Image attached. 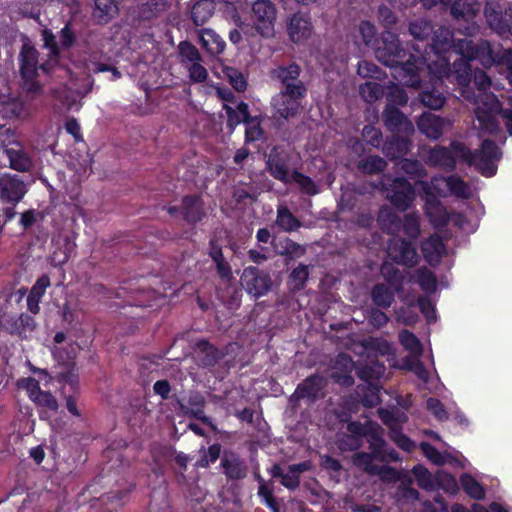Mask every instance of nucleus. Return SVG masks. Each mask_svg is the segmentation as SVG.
Segmentation results:
<instances>
[{"label":"nucleus","mask_w":512,"mask_h":512,"mask_svg":"<svg viewBox=\"0 0 512 512\" xmlns=\"http://www.w3.org/2000/svg\"><path fill=\"white\" fill-rule=\"evenodd\" d=\"M412 48L413 51L405 49L396 34L384 31L374 50L377 59L392 69L391 74L399 83L419 88L425 61L421 58V47Z\"/></svg>","instance_id":"f257e3e1"},{"label":"nucleus","mask_w":512,"mask_h":512,"mask_svg":"<svg viewBox=\"0 0 512 512\" xmlns=\"http://www.w3.org/2000/svg\"><path fill=\"white\" fill-rule=\"evenodd\" d=\"M431 43L421 49V58L425 61L424 70L434 75L438 81L453 78V62L460 56L456 47L460 39H454L449 28L440 27L434 30Z\"/></svg>","instance_id":"f03ea898"},{"label":"nucleus","mask_w":512,"mask_h":512,"mask_svg":"<svg viewBox=\"0 0 512 512\" xmlns=\"http://www.w3.org/2000/svg\"><path fill=\"white\" fill-rule=\"evenodd\" d=\"M456 47L460 56L453 62V79L461 87H467L472 80L471 61L478 60L485 67L498 62V54L488 40L460 39Z\"/></svg>","instance_id":"7ed1b4c3"},{"label":"nucleus","mask_w":512,"mask_h":512,"mask_svg":"<svg viewBox=\"0 0 512 512\" xmlns=\"http://www.w3.org/2000/svg\"><path fill=\"white\" fill-rule=\"evenodd\" d=\"M401 460L399 453L385 442L384 447L377 448V452H357L352 455V464L368 475L379 476L383 480L396 481L399 478V472L391 466L375 464V461L381 463L398 462Z\"/></svg>","instance_id":"20e7f679"},{"label":"nucleus","mask_w":512,"mask_h":512,"mask_svg":"<svg viewBox=\"0 0 512 512\" xmlns=\"http://www.w3.org/2000/svg\"><path fill=\"white\" fill-rule=\"evenodd\" d=\"M39 55V51L30 42H24L18 56L19 72L24 81L25 89L27 92L34 94L41 93L43 89V85L37 80L39 71L42 72Z\"/></svg>","instance_id":"39448f33"},{"label":"nucleus","mask_w":512,"mask_h":512,"mask_svg":"<svg viewBox=\"0 0 512 512\" xmlns=\"http://www.w3.org/2000/svg\"><path fill=\"white\" fill-rule=\"evenodd\" d=\"M387 200L400 212L408 210L416 197L413 185L404 177H395L390 183L382 184Z\"/></svg>","instance_id":"423d86ee"},{"label":"nucleus","mask_w":512,"mask_h":512,"mask_svg":"<svg viewBox=\"0 0 512 512\" xmlns=\"http://www.w3.org/2000/svg\"><path fill=\"white\" fill-rule=\"evenodd\" d=\"M327 384L328 381L324 376L318 373L311 374L297 385L289 402L296 405L300 400H307L313 404L325 397Z\"/></svg>","instance_id":"0eeeda50"},{"label":"nucleus","mask_w":512,"mask_h":512,"mask_svg":"<svg viewBox=\"0 0 512 512\" xmlns=\"http://www.w3.org/2000/svg\"><path fill=\"white\" fill-rule=\"evenodd\" d=\"M240 281L243 289L255 299L266 295L273 285L270 274L256 266L244 268Z\"/></svg>","instance_id":"6e6552de"},{"label":"nucleus","mask_w":512,"mask_h":512,"mask_svg":"<svg viewBox=\"0 0 512 512\" xmlns=\"http://www.w3.org/2000/svg\"><path fill=\"white\" fill-rule=\"evenodd\" d=\"M277 10L270 0H256L252 4V20L256 31L264 38L272 37L275 33Z\"/></svg>","instance_id":"1a4fd4ad"},{"label":"nucleus","mask_w":512,"mask_h":512,"mask_svg":"<svg viewBox=\"0 0 512 512\" xmlns=\"http://www.w3.org/2000/svg\"><path fill=\"white\" fill-rule=\"evenodd\" d=\"M348 436L357 437V439H366L369 452H377V448H382L386 440L383 437L384 430L377 422L351 421L347 424Z\"/></svg>","instance_id":"9d476101"},{"label":"nucleus","mask_w":512,"mask_h":512,"mask_svg":"<svg viewBox=\"0 0 512 512\" xmlns=\"http://www.w3.org/2000/svg\"><path fill=\"white\" fill-rule=\"evenodd\" d=\"M501 151L494 140L484 139L479 149L475 150V168L484 177H493L497 172L495 162L500 160Z\"/></svg>","instance_id":"9b49d317"},{"label":"nucleus","mask_w":512,"mask_h":512,"mask_svg":"<svg viewBox=\"0 0 512 512\" xmlns=\"http://www.w3.org/2000/svg\"><path fill=\"white\" fill-rule=\"evenodd\" d=\"M290 156L277 147L271 149L268 159L266 161V168L268 173L276 180L285 185L291 183V173L289 169Z\"/></svg>","instance_id":"f8f14e48"},{"label":"nucleus","mask_w":512,"mask_h":512,"mask_svg":"<svg viewBox=\"0 0 512 512\" xmlns=\"http://www.w3.org/2000/svg\"><path fill=\"white\" fill-rule=\"evenodd\" d=\"M389 256L397 264L414 267L419 260L415 244L411 240L398 238L389 244Z\"/></svg>","instance_id":"ddd939ff"},{"label":"nucleus","mask_w":512,"mask_h":512,"mask_svg":"<svg viewBox=\"0 0 512 512\" xmlns=\"http://www.w3.org/2000/svg\"><path fill=\"white\" fill-rule=\"evenodd\" d=\"M177 404L183 415L201 421L204 425L210 427L212 430L216 429L212 419L205 415L204 408L206 405V400L201 393L191 392L189 394L187 404H184L180 399H177Z\"/></svg>","instance_id":"4468645a"},{"label":"nucleus","mask_w":512,"mask_h":512,"mask_svg":"<svg viewBox=\"0 0 512 512\" xmlns=\"http://www.w3.org/2000/svg\"><path fill=\"white\" fill-rule=\"evenodd\" d=\"M385 127L392 133L413 134L414 125L404 113L392 104H386L383 114Z\"/></svg>","instance_id":"2eb2a0df"},{"label":"nucleus","mask_w":512,"mask_h":512,"mask_svg":"<svg viewBox=\"0 0 512 512\" xmlns=\"http://www.w3.org/2000/svg\"><path fill=\"white\" fill-rule=\"evenodd\" d=\"M451 125L452 122L448 118L430 112L423 113L417 121L419 131L433 140L439 139Z\"/></svg>","instance_id":"dca6fc26"},{"label":"nucleus","mask_w":512,"mask_h":512,"mask_svg":"<svg viewBox=\"0 0 512 512\" xmlns=\"http://www.w3.org/2000/svg\"><path fill=\"white\" fill-rule=\"evenodd\" d=\"M26 186L18 175L9 173L0 176V197L9 203L20 202L26 194Z\"/></svg>","instance_id":"f3484780"},{"label":"nucleus","mask_w":512,"mask_h":512,"mask_svg":"<svg viewBox=\"0 0 512 512\" xmlns=\"http://www.w3.org/2000/svg\"><path fill=\"white\" fill-rule=\"evenodd\" d=\"M313 31L311 17L307 13L297 12L293 14L287 26V32L294 43H300L308 39Z\"/></svg>","instance_id":"a211bd4d"},{"label":"nucleus","mask_w":512,"mask_h":512,"mask_svg":"<svg viewBox=\"0 0 512 512\" xmlns=\"http://www.w3.org/2000/svg\"><path fill=\"white\" fill-rule=\"evenodd\" d=\"M220 466L228 480H242L248 473V466L245 460L233 451L224 452Z\"/></svg>","instance_id":"6ab92c4d"},{"label":"nucleus","mask_w":512,"mask_h":512,"mask_svg":"<svg viewBox=\"0 0 512 512\" xmlns=\"http://www.w3.org/2000/svg\"><path fill=\"white\" fill-rule=\"evenodd\" d=\"M410 135L393 133L390 137H387L382 147L384 155L390 160L402 159L412 147Z\"/></svg>","instance_id":"aec40b11"},{"label":"nucleus","mask_w":512,"mask_h":512,"mask_svg":"<svg viewBox=\"0 0 512 512\" xmlns=\"http://www.w3.org/2000/svg\"><path fill=\"white\" fill-rule=\"evenodd\" d=\"M181 215L188 224H197L201 222L206 212L204 210V202L200 195H186L182 198Z\"/></svg>","instance_id":"412c9836"},{"label":"nucleus","mask_w":512,"mask_h":512,"mask_svg":"<svg viewBox=\"0 0 512 512\" xmlns=\"http://www.w3.org/2000/svg\"><path fill=\"white\" fill-rule=\"evenodd\" d=\"M42 40L44 48L49 50L48 58L42 62V73L50 75L59 64L61 50L54 33L50 29L46 28L42 31Z\"/></svg>","instance_id":"4be33fe9"},{"label":"nucleus","mask_w":512,"mask_h":512,"mask_svg":"<svg viewBox=\"0 0 512 512\" xmlns=\"http://www.w3.org/2000/svg\"><path fill=\"white\" fill-rule=\"evenodd\" d=\"M421 251L427 263L436 265L445 255L446 246L438 234H432L421 243Z\"/></svg>","instance_id":"5701e85b"},{"label":"nucleus","mask_w":512,"mask_h":512,"mask_svg":"<svg viewBox=\"0 0 512 512\" xmlns=\"http://www.w3.org/2000/svg\"><path fill=\"white\" fill-rule=\"evenodd\" d=\"M300 101L289 98L287 95L279 92L272 98V106L275 110V115L284 120L294 117L298 114L300 107Z\"/></svg>","instance_id":"b1692460"},{"label":"nucleus","mask_w":512,"mask_h":512,"mask_svg":"<svg viewBox=\"0 0 512 512\" xmlns=\"http://www.w3.org/2000/svg\"><path fill=\"white\" fill-rule=\"evenodd\" d=\"M201 47L211 56L223 53L226 43L214 30L209 28L200 29L198 32Z\"/></svg>","instance_id":"393cba45"},{"label":"nucleus","mask_w":512,"mask_h":512,"mask_svg":"<svg viewBox=\"0 0 512 512\" xmlns=\"http://www.w3.org/2000/svg\"><path fill=\"white\" fill-rule=\"evenodd\" d=\"M223 110L227 116L226 126L230 132H233L240 123L252 120L249 105L244 101H240L236 108H233L228 104H223Z\"/></svg>","instance_id":"a878e982"},{"label":"nucleus","mask_w":512,"mask_h":512,"mask_svg":"<svg viewBox=\"0 0 512 512\" xmlns=\"http://www.w3.org/2000/svg\"><path fill=\"white\" fill-rule=\"evenodd\" d=\"M196 349L202 367H213L224 357L221 350L205 339L197 341Z\"/></svg>","instance_id":"bb28decb"},{"label":"nucleus","mask_w":512,"mask_h":512,"mask_svg":"<svg viewBox=\"0 0 512 512\" xmlns=\"http://www.w3.org/2000/svg\"><path fill=\"white\" fill-rule=\"evenodd\" d=\"M429 163L433 166L443 168L447 172H452L456 168V158L451 148L445 146H435L429 152Z\"/></svg>","instance_id":"cd10ccee"},{"label":"nucleus","mask_w":512,"mask_h":512,"mask_svg":"<svg viewBox=\"0 0 512 512\" xmlns=\"http://www.w3.org/2000/svg\"><path fill=\"white\" fill-rule=\"evenodd\" d=\"M396 292L389 285L377 283L372 287L370 297L375 306L381 309H388L395 301Z\"/></svg>","instance_id":"c85d7f7f"},{"label":"nucleus","mask_w":512,"mask_h":512,"mask_svg":"<svg viewBox=\"0 0 512 512\" xmlns=\"http://www.w3.org/2000/svg\"><path fill=\"white\" fill-rule=\"evenodd\" d=\"M171 5V0H148L138 8V18L149 21L166 12Z\"/></svg>","instance_id":"c756f323"},{"label":"nucleus","mask_w":512,"mask_h":512,"mask_svg":"<svg viewBox=\"0 0 512 512\" xmlns=\"http://www.w3.org/2000/svg\"><path fill=\"white\" fill-rule=\"evenodd\" d=\"M275 225L284 232H293L302 226V222L290 211L287 206L278 205Z\"/></svg>","instance_id":"7c9ffc66"},{"label":"nucleus","mask_w":512,"mask_h":512,"mask_svg":"<svg viewBox=\"0 0 512 512\" xmlns=\"http://www.w3.org/2000/svg\"><path fill=\"white\" fill-rule=\"evenodd\" d=\"M118 13L116 0H95L93 18L98 24L108 23Z\"/></svg>","instance_id":"2f4dec72"},{"label":"nucleus","mask_w":512,"mask_h":512,"mask_svg":"<svg viewBox=\"0 0 512 512\" xmlns=\"http://www.w3.org/2000/svg\"><path fill=\"white\" fill-rule=\"evenodd\" d=\"M215 4L213 0H199L191 8L190 15L195 26L204 25L213 15Z\"/></svg>","instance_id":"473e14b6"},{"label":"nucleus","mask_w":512,"mask_h":512,"mask_svg":"<svg viewBox=\"0 0 512 512\" xmlns=\"http://www.w3.org/2000/svg\"><path fill=\"white\" fill-rule=\"evenodd\" d=\"M309 266L305 264H299L295 267L288 276L287 285L292 293H298L302 291L309 279Z\"/></svg>","instance_id":"72a5a7b5"},{"label":"nucleus","mask_w":512,"mask_h":512,"mask_svg":"<svg viewBox=\"0 0 512 512\" xmlns=\"http://www.w3.org/2000/svg\"><path fill=\"white\" fill-rule=\"evenodd\" d=\"M300 74L301 68L295 62L286 66H277L271 71L272 78L279 80L283 86L289 83H295L296 81H301L299 79Z\"/></svg>","instance_id":"f704fd0d"},{"label":"nucleus","mask_w":512,"mask_h":512,"mask_svg":"<svg viewBox=\"0 0 512 512\" xmlns=\"http://www.w3.org/2000/svg\"><path fill=\"white\" fill-rule=\"evenodd\" d=\"M419 101L427 108L438 110L446 102L444 94L433 84L419 93Z\"/></svg>","instance_id":"c9c22d12"},{"label":"nucleus","mask_w":512,"mask_h":512,"mask_svg":"<svg viewBox=\"0 0 512 512\" xmlns=\"http://www.w3.org/2000/svg\"><path fill=\"white\" fill-rule=\"evenodd\" d=\"M28 381L33 386L31 389V395L34 394V390L37 391L33 398L34 402L41 407L56 412L58 409V402L56 397L49 391L41 390L38 381H36L34 378H28Z\"/></svg>","instance_id":"e433bc0d"},{"label":"nucleus","mask_w":512,"mask_h":512,"mask_svg":"<svg viewBox=\"0 0 512 512\" xmlns=\"http://www.w3.org/2000/svg\"><path fill=\"white\" fill-rule=\"evenodd\" d=\"M357 170L365 175H376L383 172L387 167L385 159L378 155H370L358 161Z\"/></svg>","instance_id":"4c0bfd02"},{"label":"nucleus","mask_w":512,"mask_h":512,"mask_svg":"<svg viewBox=\"0 0 512 512\" xmlns=\"http://www.w3.org/2000/svg\"><path fill=\"white\" fill-rule=\"evenodd\" d=\"M434 30L431 21L423 18L410 22L408 27L409 34L418 41L428 40L434 33Z\"/></svg>","instance_id":"58836bf2"},{"label":"nucleus","mask_w":512,"mask_h":512,"mask_svg":"<svg viewBox=\"0 0 512 512\" xmlns=\"http://www.w3.org/2000/svg\"><path fill=\"white\" fill-rule=\"evenodd\" d=\"M377 221L380 228L387 233L399 230L401 224L399 216L388 207L379 210Z\"/></svg>","instance_id":"ea45409f"},{"label":"nucleus","mask_w":512,"mask_h":512,"mask_svg":"<svg viewBox=\"0 0 512 512\" xmlns=\"http://www.w3.org/2000/svg\"><path fill=\"white\" fill-rule=\"evenodd\" d=\"M460 483L469 497L475 500H483L485 498L486 491L484 487L471 474L463 473L460 476Z\"/></svg>","instance_id":"a19ab883"},{"label":"nucleus","mask_w":512,"mask_h":512,"mask_svg":"<svg viewBox=\"0 0 512 512\" xmlns=\"http://www.w3.org/2000/svg\"><path fill=\"white\" fill-rule=\"evenodd\" d=\"M290 177L291 182L297 184L302 193L308 196H315L320 192L316 182L310 176H307L298 170H293Z\"/></svg>","instance_id":"79ce46f5"},{"label":"nucleus","mask_w":512,"mask_h":512,"mask_svg":"<svg viewBox=\"0 0 512 512\" xmlns=\"http://www.w3.org/2000/svg\"><path fill=\"white\" fill-rule=\"evenodd\" d=\"M178 56L180 63L186 67L189 64H192L197 61H202V56L197 49L196 46H194L189 41H181L178 45Z\"/></svg>","instance_id":"37998d69"},{"label":"nucleus","mask_w":512,"mask_h":512,"mask_svg":"<svg viewBox=\"0 0 512 512\" xmlns=\"http://www.w3.org/2000/svg\"><path fill=\"white\" fill-rule=\"evenodd\" d=\"M380 272L388 285L394 288L395 291L402 290L404 277L397 267L385 262L382 264Z\"/></svg>","instance_id":"c03bdc74"},{"label":"nucleus","mask_w":512,"mask_h":512,"mask_svg":"<svg viewBox=\"0 0 512 512\" xmlns=\"http://www.w3.org/2000/svg\"><path fill=\"white\" fill-rule=\"evenodd\" d=\"M417 283L421 290L428 294H433L437 290V278L435 274L426 267H421L416 271Z\"/></svg>","instance_id":"a18cd8bd"},{"label":"nucleus","mask_w":512,"mask_h":512,"mask_svg":"<svg viewBox=\"0 0 512 512\" xmlns=\"http://www.w3.org/2000/svg\"><path fill=\"white\" fill-rule=\"evenodd\" d=\"M400 169L414 180H420L427 175L424 165L417 159L402 158Z\"/></svg>","instance_id":"49530a36"},{"label":"nucleus","mask_w":512,"mask_h":512,"mask_svg":"<svg viewBox=\"0 0 512 512\" xmlns=\"http://www.w3.org/2000/svg\"><path fill=\"white\" fill-rule=\"evenodd\" d=\"M280 246L281 249L277 250V254L287 259L300 258L306 254V247L290 238L283 239Z\"/></svg>","instance_id":"de8ad7c7"},{"label":"nucleus","mask_w":512,"mask_h":512,"mask_svg":"<svg viewBox=\"0 0 512 512\" xmlns=\"http://www.w3.org/2000/svg\"><path fill=\"white\" fill-rule=\"evenodd\" d=\"M245 143H254L259 141L263 135L264 130L261 126L262 124V116L256 115L252 116V120L245 122Z\"/></svg>","instance_id":"09e8293b"},{"label":"nucleus","mask_w":512,"mask_h":512,"mask_svg":"<svg viewBox=\"0 0 512 512\" xmlns=\"http://www.w3.org/2000/svg\"><path fill=\"white\" fill-rule=\"evenodd\" d=\"M446 185L452 195L468 199L471 196L469 185L460 177L450 175L446 178Z\"/></svg>","instance_id":"8fccbe9b"},{"label":"nucleus","mask_w":512,"mask_h":512,"mask_svg":"<svg viewBox=\"0 0 512 512\" xmlns=\"http://www.w3.org/2000/svg\"><path fill=\"white\" fill-rule=\"evenodd\" d=\"M412 473L415 476L417 484L420 488L425 490H434L436 488V475L432 476V474L424 466L420 464L414 466Z\"/></svg>","instance_id":"3c124183"},{"label":"nucleus","mask_w":512,"mask_h":512,"mask_svg":"<svg viewBox=\"0 0 512 512\" xmlns=\"http://www.w3.org/2000/svg\"><path fill=\"white\" fill-rule=\"evenodd\" d=\"M359 93L364 101L373 103L384 95V89L379 83L368 81L360 85Z\"/></svg>","instance_id":"603ef678"},{"label":"nucleus","mask_w":512,"mask_h":512,"mask_svg":"<svg viewBox=\"0 0 512 512\" xmlns=\"http://www.w3.org/2000/svg\"><path fill=\"white\" fill-rule=\"evenodd\" d=\"M450 148L453 154H455L462 162L468 166H475V151H471L464 143L460 141H452Z\"/></svg>","instance_id":"864d4df0"},{"label":"nucleus","mask_w":512,"mask_h":512,"mask_svg":"<svg viewBox=\"0 0 512 512\" xmlns=\"http://www.w3.org/2000/svg\"><path fill=\"white\" fill-rule=\"evenodd\" d=\"M359 33L364 44L374 49L380 39L377 38V30L370 21H361L359 24Z\"/></svg>","instance_id":"5fc2aeb1"},{"label":"nucleus","mask_w":512,"mask_h":512,"mask_svg":"<svg viewBox=\"0 0 512 512\" xmlns=\"http://www.w3.org/2000/svg\"><path fill=\"white\" fill-rule=\"evenodd\" d=\"M389 438L402 450L410 452L415 448V443L406 434L402 432L400 427H391L388 431Z\"/></svg>","instance_id":"6e6d98bb"},{"label":"nucleus","mask_w":512,"mask_h":512,"mask_svg":"<svg viewBox=\"0 0 512 512\" xmlns=\"http://www.w3.org/2000/svg\"><path fill=\"white\" fill-rule=\"evenodd\" d=\"M403 232L412 241L420 235V221L415 213L406 214L402 223Z\"/></svg>","instance_id":"4d7b16f0"},{"label":"nucleus","mask_w":512,"mask_h":512,"mask_svg":"<svg viewBox=\"0 0 512 512\" xmlns=\"http://www.w3.org/2000/svg\"><path fill=\"white\" fill-rule=\"evenodd\" d=\"M258 496L261 498L262 503L266 505L271 512H280V505L274 497L272 489L266 485L263 479H261L258 488Z\"/></svg>","instance_id":"13d9d810"},{"label":"nucleus","mask_w":512,"mask_h":512,"mask_svg":"<svg viewBox=\"0 0 512 512\" xmlns=\"http://www.w3.org/2000/svg\"><path fill=\"white\" fill-rule=\"evenodd\" d=\"M436 487L450 494H456L459 490L456 478L447 472H438L436 474Z\"/></svg>","instance_id":"bf43d9fd"},{"label":"nucleus","mask_w":512,"mask_h":512,"mask_svg":"<svg viewBox=\"0 0 512 512\" xmlns=\"http://www.w3.org/2000/svg\"><path fill=\"white\" fill-rule=\"evenodd\" d=\"M224 72L229 83L237 92H244L247 89V80L240 70L234 67H227Z\"/></svg>","instance_id":"052dcab7"},{"label":"nucleus","mask_w":512,"mask_h":512,"mask_svg":"<svg viewBox=\"0 0 512 512\" xmlns=\"http://www.w3.org/2000/svg\"><path fill=\"white\" fill-rule=\"evenodd\" d=\"M476 118L483 130L488 133H494L498 130V122L496 117L487 110L477 109Z\"/></svg>","instance_id":"680f3d73"},{"label":"nucleus","mask_w":512,"mask_h":512,"mask_svg":"<svg viewBox=\"0 0 512 512\" xmlns=\"http://www.w3.org/2000/svg\"><path fill=\"white\" fill-rule=\"evenodd\" d=\"M485 17L487 20L488 25L492 30L496 32V26L493 24L492 19L495 20V22H500V25L509 24L508 21V9L502 12L501 10H498L496 7L492 6H486L485 10Z\"/></svg>","instance_id":"e2e57ef3"},{"label":"nucleus","mask_w":512,"mask_h":512,"mask_svg":"<svg viewBox=\"0 0 512 512\" xmlns=\"http://www.w3.org/2000/svg\"><path fill=\"white\" fill-rule=\"evenodd\" d=\"M280 92L287 95L289 98H294L302 102L307 95V87L303 81H296L295 83L284 85Z\"/></svg>","instance_id":"0e129e2a"},{"label":"nucleus","mask_w":512,"mask_h":512,"mask_svg":"<svg viewBox=\"0 0 512 512\" xmlns=\"http://www.w3.org/2000/svg\"><path fill=\"white\" fill-rule=\"evenodd\" d=\"M387 104L394 106H405L408 102L406 91L398 85H392L386 94Z\"/></svg>","instance_id":"69168bd1"},{"label":"nucleus","mask_w":512,"mask_h":512,"mask_svg":"<svg viewBox=\"0 0 512 512\" xmlns=\"http://www.w3.org/2000/svg\"><path fill=\"white\" fill-rule=\"evenodd\" d=\"M18 316L14 313H7L5 311L0 312V326L1 328L8 332L11 335H15L16 332H19L18 324Z\"/></svg>","instance_id":"338daca9"},{"label":"nucleus","mask_w":512,"mask_h":512,"mask_svg":"<svg viewBox=\"0 0 512 512\" xmlns=\"http://www.w3.org/2000/svg\"><path fill=\"white\" fill-rule=\"evenodd\" d=\"M427 214L431 218V221L436 224L444 225L449 220L445 208L439 202L430 204L427 207Z\"/></svg>","instance_id":"774afa93"}]
</instances>
